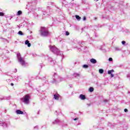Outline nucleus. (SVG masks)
Wrapping results in <instances>:
<instances>
[{
    "label": "nucleus",
    "mask_w": 130,
    "mask_h": 130,
    "mask_svg": "<svg viewBox=\"0 0 130 130\" xmlns=\"http://www.w3.org/2000/svg\"><path fill=\"white\" fill-rule=\"evenodd\" d=\"M17 114H23L24 112L20 110H17L16 111Z\"/></svg>",
    "instance_id": "6"
},
{
    "label": "nucleus",
    "mask_w": 130,
    "mask_h": 130,
    "mask_svg": "<svg viewBox=\"0 0 130 130\" xmlns=\"http://www.w3.org/2000/svg\"><path fill=\"white\" fill-rule=\"evenodd\" d=\"M75 17L77 20H81V17H80L79 15H75Z\"/></svg>",
    "instance_id": "14"
},
{
    "label": "nucleus",
    "mask_w": 130,
    "mask_h": 130,
    "mask_svg": "<svg viewBox=\"0 0 130 130\" xmlns=\"http://www.w3.org/2000/svg\"><path fill=\"white\" fill-rule=\"evenodd\" d=\"M109 61H112V60H113L112 58H111V57L109 58Z\"/></svg>",
    "instance_id": "20"
},
{
    "label": "nucleus",
    "mask_w": 130,
    "mask_h": 130,
    "mask_svg": "<svg viewBox=\"0 0 130 130\" xmlns=\"http://www.w3.org/2000/svg\"><path fill=\"white\" fill-rule=\"evenodd\" d=\"M74 120H78V118H75L74 119Z\"/></svg>",
    "instance_id": "25"
},
{
    "label": "nucleus",
    "mask_w": 130,
    "mask_h": 130,
    "mask_svg": "<svg viewBox=\"0 0 130 130\" xmlns=\"http://www.w3.org/2000/svg\"><path fill=\"white\" fill-rule=\"evenodd\" d=\"M122 44H123V45L125 44V41H122Z\"/></svg>",
    "instance_id": "22"
},
{
    "label": "nucleus",
    "mask_w": 130,
    "mask_h": 130,
    "mask_svg": "<svg viewBox=\"0 0 130 130\" xmlns=\"http://www.w3.org/2000/svg\"><path fill=\"white\" fill-rule=\"evenodd\" d=\"M77 76H80V74H77Z\"/></svg>",
    "instance_id": "27"
},
{
    "label": "nucleus",
    "mask_w": 130,
    "mask_h": 130,
    "mask_svg": "<svg viewBox=\"0 0 130 130\" xmlns=\"http://www.w3.org/2000/svg\"><path fill=\"white\" fill-rule=\"evenodd\" d=\"M111 76L112 78H113V77H114V75H113L112 74H111Z\"/></svg>",
    "instance_id": "24"
},
{
    "label": "nucleus",
    "mask_w": 130,
    "mask_h": 130,
    "mask_svg": "<svg viewBox=\"0 0 130 130\" xmlns=\"http://www.w3.org/2000/svg\"><path fill=\"white\" fill-rule=\"evenodd\" d=\"M124 111L125 112H127V111H128V110H127V109H125L124 110Z\"/></svg>",
    "instance_id": "23"
},
{
    "label": "nucleus",
    "mask_w": 130,
    "mask_h": 130,
    "mask_svg": "<svg viewBox=\"0 0 130 130\" xmlns=\"http://www.w3.org/2000/svg\"><path fill=\"white\" fill-rule=\"evenodd\" d=\"M51 51H53V52H55V53H56V52H58V49H57L56 47H52L51 48Z\"/></svg>",
    "instance_id": "4"
},
{
    "label": "nucleus",
    "mask_w": 130,
    "mask_h": 130,
    "mask_svg": "<svg viewBox=\"0 0 130 130\" xmlns=\"http://www.w3.org/2000/svg\"><path fill=\"white\" fill-rule=\"evenodd\" d=\"M4 16H5V13L0 12V17H4Z\"/></svg>",
    "instance_id": "17"
},
{
    "label": "nucleus",
    "mask_w": 130,
    "mask_h": 130,
    "mask_svg": "<svg viewBox=\"0 0 130 130\" xmlns=\"http://www.w3.org/2000/svg\"><path fill=\"white\" fill-rule=\"evenodd\" d=\"M96 1H99V0H96Z\"/></svg>",
    "instance_id": "29"
},
{
    "label": "nucleus",
    "mask_w": 130,
    "mask_h": 130,
    "mask_svg": "<svg viewBox=\"0 0 130 130\" xmlns=\"http://www.w3.org/2000/svg\"><path fill=\"white\" fill-rule=\"evenodd\" d=\"M29 100H30V96H28L27 94H26L23 97V102L25 103V104H29Z\"/></svg>",
    "instance_id": "1"
},
{
    "label": "nucleus",
    "mask_w": 130,
    "mask_h": 130,
    "mask_svg": "<svg viewBox=\"0 0 130 130\" xmlns=\"http://www.w3.org/2000/svg\"><path fill=\"white\" fill-rule=\"evenodd\" d=\"M89 92H93V91H94V88L90 87L89 88Z\"/></svg>",
    "instance_id": "13"
},
{
    "label": "nucleus",
    "mask_w": 130,
    "mask_h": 130,
    "mask_svg": "<svg viewBox=\"0 0 130 130\" xmlns=\"http://www.w3.org/2000/svg\"><path fill=\"white\" fill-rule=\"evenodd\" d=\"M87 20V18H86V16L83 17V21H86Z\"/></svg>",
    "instance_id": "19"
},
{
    "label": "nucleus",
    "mask_w": 130,
    "mask_h": 130,
    "mask_svg": "<svg viewBox=\"0 0 130 130\" xmlns=\"http://www.w3.org/2000/svg\"><path fill=\"white\" fill-rule=\"evenodd\" d=\"M90 61L92 62V63H97V60L94 58L91 59Z\"/></svg>",
    "instance_id": "8"
},
{
    "label": "nucleus",
    "mask_w": 130,
    "mask_h": 130,
    "mask_svg": "<svg viewBox=\"0 0 130 130\" xmlns=\"http://www.w3.org/2000/svg\"><path fill=\"white\" fill-rule=\"evenodd\" d=\"M11 86H14V83H11Z\"/></svg>",
    "instance_id": "26"
},
{
    "label": "nucleus",
    "mask_w": 130,
    "mask_h": 130,
    "mask_svg": "<svg viewBox=\"0 0 130 130\" xmlns=\"http://www.w3.org/2000/svg\"><path fill=\"white\" fill-rule=\"evenodd\" d=\"M104 72V70H103V69H100L99 70V73L100 74H103Z\"/></svg>",
    "instance_id": "15"
},
{
    "label": "nucleus",
    "mask_w": 130,
    "mask_h": 130,
    "mask_svg": "<svg viewBox=\"0 0 130 130\" xmlns=\"http://www.w3.org/2000/svg\"><path fill=\"white\" fill-rule=\"evenodd\" d=\"M72 1H75V0H72Z\"/></svg>",
    "instance_id": "28"
},
{
    "label": "nucleus",
    "mask_w": 130,
    "mask_h": 130,
    "mask_svg": "<svg viewBox=\"0 0 130 130\" xmlns=\"http://www.w3.org/2000/svg\"><path fill=\"white\" fill-rule=\"evenodd\" d=\"M54 98L55 99V100H58V99H59V97H58V96L56 94L54 95Z\"/></svg>",
    "instance_id": "10"
},
{
    "label": "nucleus",
    "mask_w": 130,
    "mask_h": 130,
    "mask_svg": "<svg viewBox=\"0 0 130 130\" xmlns=\"http://www.w3.org/2000/svg\"><path fill=\"white\" fill-rule=\"evenodd\" d=\"M45 30H46V28L45 27L42 26L41 27V32L45 31Z\"/></svg>",
    "instance_id": "11"
},
{
    "label": "nucleus",
    "mask_w": 130,
    "mask_h": 130,
    "mask_svg": "<svg viewBox=\"0 0 130 130\" xmlns=\"http://www.w3.org/2000/svg\"><path fill=\"white\" fill-rule=\"evenodd\" d=\"M66 35L68 36V35H70V32L69 31H66Z\"/></svg>",
    "instance_id": "21"
},
{
    "label": "nucleus",
    "mask_w": 130,
    "mask_h": 130,
    "mask_svg": "<svg viewBox=\"0 0 130 130\" xmlns=\"http://www.w3.org/2000/svg\"><path fill=\"white\" fill-rule=\"evenodd\" d=\"M83 68H84V69H87V68H89V66L87 64H84L83 66Z\"/></svg>",
    "instance_id": "16"
},
{
    "label": "nucleus",
    "mask_w": 130,
    "mask_h": 130,
    "mask_svg": "<svg viewBox=\"0 0 130 130\" xmlns=\"http://www.w3.org/2000/svg\"><path fill=\"white\" fill-rule=\"evenodd\" d=\"M18 34H19V35H23V32H22V31H19L18 32Z\"/></svg>",
    "instance_id": "18"
},
{
    "label": "nucleus",
    "mask_w": 130,
    "mask_h": 130,
    "mask_svg": "<svg viewBox=\"0 0 130 130\" xmlns=\"http://www.w3.org/2000/svg\"><path fill=\"white\" fill-rule=\"evenodd\" d=\"M18 61L20 62L22 66H25V60H24V58L20 57L18 58Z\"/></svg>",
    "instance_id": "2"
},
{
    "label": "nucleus",
    "mask_w": 130,
    "mask_h": 130,
    "mask_svg": "<svg viewBox=\"0 0 130 130\" xmlns=\"http://www.w3.org/2000/svg\"><path fill=\"white\" fill-rule=\"evenodd\" d=\"M79 98L80 99H81V100H85V99H86V96L84 94H80Z\"/></svg>",
    "instance_id": "5"
},
{
    "label": "nucleus",
    "mask_w": 130,
    "mask_h": 130,
    "mask_svg": "<svg viewBox=\"0 0 130 130\" xmlns=\"http://www.w3.org/2000/svg\"><path fill=\"white\" fill-rule=\"evenodd\" d=\"M22 11L21 10H19L17 12V16H21V15H22Z\"/></svg>",
    "instance_id": "9"
},
{
    "label": "nucleus",
    "mask_w": 130,
    "mask_h": 130,
    "mask_svg": "<svg viewBox=\"0 0 130 130\" xmlns=\"http://www.w3.org/2000/svg\"><path fill=\"white\" fill-rule=\"evenodd\" d=\"M25 44L27 45L28 47H30V46H31V44L30 43H29V41H28V40H26L25 41Z\"/></svg>",
    "instance_id": "7"
},
{
    "label": "nucleus",
    "mask_w": 130,
    "mask_h": 130,
    "mask_svg": "<svg viewBox=\"0 0 130 130\" xmlns=\"http://www.w3.org/2000/svg\"><path fill=\"white\" fill-rule=\"evenodd\" d=\"M41 33L42 36H47L49 34L48 30H44L43 31H41Z\"/></svg>",
    "instance_id": "3"
},
{
    "label": "nucleus",
    "mask_w": 130,
    "mask_h": 130,
    "mask_svg": "<svg viewBox=\"0 0 130 130\" xmlns=\"http://www.w3.org/2000/svg\"><path fill=\"white\" fill-rule=\"evenodd\" d=\"M113 72H114V70H109L108 72V75H111V73H113Z\"/></svg>",
    "instance_id": "12"
}]
</instances>
